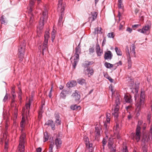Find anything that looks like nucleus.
Segmentation results:
<instances>
[{"mask_svg":"<svg viewBox=\"0 0 152 152\" xmlns=\"http://www.w3.org/2000/svg\"><path fill=\"white\" fill-rule=\"evenodd\" d=\"M26 46V42L25 41H23L21 43L18 47V55L20 61H22L24 57Z\"/></svg>","mask_w":152,"mask_h":152,"instance_id":"nucleus-1","label":"nucleus"},{"mask_svg":"<svg viewBox=\"0 0 152 152\" xmlns=\"http://www.w3.org/2000/svg\"><path fill=\"white\" fill-rule=\"evenodd\" d=\"M26 142V137L24 134H22L20 138L18 148L20 152H24L25 145Z\"/></svg>","mask_w":152,"mask_h":152,"instance_id":"nucleus-2","label":"nucleus"},{"mask_svg":"<svg viewBox=\"0 0 152 152\" xmlns=\"http://www.w3.org/2000/svg\"><path fill=\"white\" fill-rule=\"evenodd\" d=\"M42 16L40 18L39 22V25L38 27L40 29H42L43 28L44 22L48 18L47 11L45 9L42 12Z\"/></svg>","mask_w":152,"mask_h":152,"instance_id":"nucleus-3","label":"nucleus"},{"mask_svg":"<svg viewBox=\"0 0 152 152\" xmlns=\"http://www.w3.org/2000/svg\"><path fill=\"white\" fill-rule=\"evenodd\" d=\"M116 145L114 142V139L110 138L108 139V147L110 152H116Z\"/></svg>","mask_w":152,"mask_h":152,"instance_id":"nucleus-4","label":"nucleus"},{"mask_svg":"<svg viewBox=\"0 0 152 152\" xmlns=\"http://www.w3.org/2000/svg\"><path fill=\"white\" fill-rule=\"evenodd\" d=\"M151 28V26L149 25H146L143 26L142 29H140L138 30L139 32L144 34L145 35H148L150 33V31Z\"/></svg>","mask_w":152,"mask_h":152,"instance_id":"nucleus-5","label":"nucleus"},{"mask_svg":"<svg viewBox=\"0 0 152 152\" xmlns=\"http://www.w3.org/2000/svg\"><path fill=\"white\" fill-rule=\"evenodd\" d=\"M145 92L143 91H141L140 93V100L139 102H138L137 105L138 107H140L144 104V99L145 98Z\"/></svg>","mask_w":152,"mask_h":152,"instance_id":"nucleus-6","label":"nucleus"},{"mask_svg":"<svg viewBox=\"0 0 152 152\" xmlns=\"http://www.w3.org/2000/svg\"><path fill=\"white\" fill-rule=\"evenodd\" d=\"M141 128L138 125H137L136 130L135 138L137 142H138L140 139V130Z\"/></svg>","mask_w":152,"mask_h":152,"instance_id":"nucleus-7","label":"nucleus"},{"mask_svg":"<svg viewBox=\"0 0 152 152\" xmlns=\"http://www.w3.org/2000/svg\"><path fill=\"white\" fill-rule=\"evenodd\" d=\"M85 74L87 75L88 77H90L91 76L93 75L94 73V70L92 67H89L84 70Z\"/></svg>","mask_w":152,"mask_h":152,"instance_id":"nucleus-8","label":"nucleus"},{"mask_svg":"<svg viewBox=\"0 0 152 152\" xmlns=\"http://www.w3.org/2000/svg\"><path fill=\"white\" fill-rule=\"evenodd\" d=\"M149 136L146 133L143 134L142 136L141 141L144 143L145 144L148 142L149 140Z\"/></svg>","mask_w":152,"mask_h":152,"instance_id":"nucleus-9","label":"nucleus"},{"mask_svg":"<svg viewBox=\"0 0 152 152\" xmlns=\"http://www.w3.org/2000/svg\"><path fill=\"white\" fill-rule=\"evenodd\" d=\"M54 144L57 149H59L61 146L62 141L59 138H57L54 141Z\"/></svg>","mask_w":152,"mask_h":152,"instance_id":"nucleus-10","label":"nucleus"},{"mask_svg":"<svg viewBox=\"0 0 152 152\" xmlns=\"http://www.w3.org/2000/svg\"><path fill=\"white\" fill-rule=\"evenodd\" d=\"M113 57V54L110 51H108L105 52L104 55V58L105 60H110Z\"/></svg>","mask_w":152,"mask_h":152,"instance_id":"nucleus-11","label":"nucleus"},{"mask_svg":"<svg viewBox=\"0 0 152 152\" xmlns=\"http://www.w3.org/2000/svg\"><path fill=\"white\" fill-rule=\"evenodd\" d=\"M45 125L50 126L51 127L52 129L53 130H54L55 129V124L51 120H48V121L45 123Z\"/></svg>","mask_w":152,"mask_h":152,"instance_id":"nucleus-12","label":"nucleus"},{"mask_svg":"<svg viewBox=\"0 0 152 152\" xmlns=\"http://www.w3.org/2000/svg\"><path fill=\"white\" fill-rule=\"evenodd\" d=\"M97 13L96 12H91V16H90L89 21H91V22L95 20L96 18Z\"/></svg>","mask_w":152,"mask_h":152,"instance_id":"nucleus-13","label":"nucleus"},{"mask_svg":"<svg viewBox=\"0 0 152 152\" xmlns=\"http://www.w3.org/2000/svg\"><path fill=\"white\" fill-rule=\"evenodd\" d=\"M79 54L75 53L74 56V63H73V66L74 68H75V66L77 65V62L79 60Z\"/></svg>","mask_w":152,"mask_h":152,"instance_id":"nucleus-14","label":"nucleus"},{"mask_svg":"<svg viewBox=\"0 0 152 152\" xmlns=\"http://www.w3.org/2000/svg\"><path fill=\"white\" fill-rule=\"evenodd\" d=\"M96 52L98 56H101L103 53V51L101 50L100 48L99 44L96 45Z\"/></svg>","mask_w":152,"mask_h":152,"instance_id":"nucleus-15","label":"nucleus"},{"mask_svg":"<svg viewBox=\"0 0 152 152\" xmlns=\"http://www.w3.org/2000/svg\"><path fill=\"white\" fill-rule=\"evenodd\" d=\"M72 96L74 98L76 101L79 100L80 98V95L78 94L77 91H75V92L73 93Z\"/></svg>","mask_w":152,"mask_h":152,"instance_id":"nucleus-16","label":"nucleus"},{"mask_svg":"<svg viewBox=\"0 0 152 152\" xmlns=\"http://www.w3.org/2000/svg\"><path fill=\"white\" fill-rule=\"evenodd\" d=\"M55 117L56 118L55 121L57 125H60L61 124V121L60 119V115L58 113H55Z\"/></svg>","mask_w":152,"mask_h":152,"instance_id":"nucleus-17","label":"nucleus"},{"mask_svg":"<svg viewBox=\"0 0 152 152\" xmlns=\"http://www.w3.org/2000/svg\"><path fill=\"white\" fill-rule=\"evenodd\" d=\"M48 42H47V41L46 40L43 42L42 47V53L43 55H44V52H46L48 50Z\"/></svg>","mask_w":152,"mask_h":152,"instance_id":"nucleus-18","label":"nucleus"},{"mask_svg":"<svg viewBox=\"0 0 152 152\" xmlns=\"http://www.w3.org/2000/svg\"><path fill=\"white\" fill-rule=\"evenodd\" d=\"M124 99L126 103H131L132 102V97L130 95H125Z\"/></svg>","mask_w":152,"mask_h":152,"instance_id":"nucleus-19","label":"nucleus"},{"mask_svg":"<svg viewBox=\"0 0 152 152\" xmlns=\"http://www.w3.org/2000/svg\"><path fill=\"white\" fill-rule=\"evenodd\" d=\"M77 85V83L75 81L72 80L67 83L66 86L68 88H71Z\"/></svg>","mask_w":152,"mask_h":152,"instance_id":"nucleus-20","label":"nucleus"},{"mask_svg":"<svg viewBox=\"0 0 152 152\" xmlns=\"http://www.w3.org/2000/svg\"><path fill=\"white\" fill-rule=\"evenodd\" d=\"M64 9L63 8H62V10H58V11H60L61 12V16H60L58 20V24H61L63 17L64 15Z\"/></svg>","mask_w":152,"mask_h":152,"instance_id":"nucleus-21","label":"nucleus"},{"mask_svg":"<svg viewBox=\"0 0 152 152\" xmlns=\"http://www.w3.org/2000/svg\"><path fill=\"white\" fill-rule=\"evenodd\" d=\"M77 83L80 85H86V80L82 78H79L77 80Z\"/></svg>","mask_w":152,"mask_h":152,"instance_id":"nucleus-22","label":"nucleus"},{"mask_svg":"<svg viewBox=\"0 0 152 152\" xmlns=\"http://www.w3.org/2000/svg\"><path fill=\"white\" fill-rule=\"evenodd\" d=\"M63 0H59L58 4V10H62L63 8L64 9L65 4H63L62 2Z\"/></svg>","mask_w":152,"mask_h":152,"instance_id":"nucleus-23","label":"nucleus"},{"mask_svg":"<svg viewBox=\"0 0 152 152\" xmlns=\"http://www.w3.org/2000/svg\"><path fill=\"white\" fill-rule=\"evenodd\" d=\"M95 136L98 137L100 135L101 128L99 126H96L95 128Z\"/></svg>","mask_w":152,"mask_h":152,"instance_id":"nucleus-24","label":"nucleus"},{"mask_svg":"<svg viewBox=\"0 0 152 152\" xmlns=\"http://www.w3.org/2000/svg\"><path fill=\"white\" fill-rule=\"evenodd\" d=\"M68 91L65 89L62 90L60 94V97L63 99H65L66 96V95L68 93Z\"/></svg>","mask_w":152,"mask_h":152,"instance_id":"nucleus-25","label":"nucleus"},{"mask_svg":"<svg viewBox=\"0 0 152 152\" xmlns=\"http://www.w3.org/2000/svg\"><path fill=\"white\" fill-rule=\"evenodd\" d=\"M35 2V0H30L29 6L30 7V11L31 12L33 10V9L34 7Z\"/></svg>","mask_w":152,"mask_h":152,"instance_id":"nucleus-26","label":"nucleus"},{"mask_svg":"<svg viewBox=\"0 0 152 152\" xmlns=\"http://www.w3.org/2000/svg\"><path fill=\"white\" fill-rule=\"evenodd\" d=\"M102 29L101 28L97 27L95 28L94 32L96 34H101L102 33Z\"/></svg>","mask_w":152,"mask_h":152,"instance_id":"nucleus-27","label":"nucleus"},{"mask_svg":"<svg viewBox=\"0 0 152 152\" xmlns=\"http://www.w3.org/2000/svg\"><path fill=\"white\" fill-rule=\"evenodd\" d=\"M81 51L80 46L79 44L75 48V53L80 54L81 53Z\"/></svg>","mask_w":152,"mask_h":152,"instance_id":"nucleus-28","label":"nucleus"},{"mask_svg":"<svg viewBox=\"0 0 152 152\" xmlns=\"http://www.w3.org/2000/svg\"><path fill=\"white\" fill-rule=\"evenodd\" d=\"M83 140L85 142V144L86 146H87L89 142L88 137L87 136H85L83 137Z\"/></svg>","mask_w":152,"mask_h":152,"instance_id":"nucleus-29","label":"nucleus"},{"mask_svg":"<svg viewBox=\"0 0 152 152\" xmlns=\"http://www.w3.org/2000/svg\"><path fill=\"white\" fill-rule=\"evenodd\" d=\"M24 116H22V120L20 122V127L22 128H23L24 127V124L25 123V120Z\"/></svg>","mask_w":152,"mask_h":152,"instance_id":"nucleus-30","label":"nucleus"},{"mask_svg":"<svg viewBox=\"0 0 152 152\" xmlns=\"http://www.w3.org/2000/svg\"><path fill=\"white\" fill-rule=\"evenodd\" d=\"M70 108L73 110H76L78 109H80V106H77L76 104H75L71 105Z\"/></svg>","mask_w":152,"mask_h":152,"instance_id":"nucleus-31","label":"nucleus"},{"mask_svg":"<svg viewBox=\"0 0 152 152\" xmlns=\"http://www.w3.org/2000/svg\"><path fill=\"white\" fill-rule=\"evenodd\" d=\"M49 137L48 133L47 132H45L44 133L43 138L44 139V142H46L48 140Z\"/></svg>","mask_w":152,"mask_h":152,"instance_id":"nucleus-32","label":"nucleus"},{"mask_svg":"<svg viewBox=\"0 0 152 152\" xmlns=\"http://www.w3.org/2000/svg\"><path fill=\"white\" fill-rule=\"evenodd\" d=\"M115 49L118 55L120 56H122V53L120 49H119L117 47H116Z\"/></svg>","mask_w":152,"mask_h":152,"instance_id":"nucleus-33","label":"nucleus"},{"mask_svg":"<svg viewBox=\"0 0 152 152\" xmlns=\"http://www.w3.org/2000/svg\"><path fill=\"white\" fill-rule=\"evenodd\" d=\"M56 32V31L54 29H53L51 33V40L53 42L55 37Z\"/></svg>","mask_w":152,"mask_h":152,"instance_id":"nucleus-34","label":"nucleus"},{"mask_svg":"<svg viewBox=\"0 0 152 152\" xmlns=\"http://www.w3.org/2000/svg\"><path fill=\"white\" fill-rule=\"evenodd\" d=\"M49 37V32L48 31L46 32L44 36L45 39L44 41H45V40H46L47 41V42H48V39Z\"/></svg>","mask_w":152,"mask_h":152,"instance_id":"nucleus-35","label":"nucleus"},{"mask_svg":"<svg viewBox=\"0 0 152 152\" xmlns=\"http://www.w3.org/2000/svg\"><path fill=\"white\" fill-rule=\"evenodd\" d=\"M105 66L107 68H110L113 67V65L108 62H106L104 64Z\"/></svg>","mask_w":152,"mask_h":152,"instance_id":"nucleus-36","label":"nucleus"},{"mask_svg":"<svg viewBox=\"0 0 152 152\" xmlns=\"http://www.w3.org/2000/svg\"><path fill=\"white\" fill-rule=\"evenodd\" d=\"M22 116L27 115V113L28 112V111L26 110L25 107H23L22 109Z\"/></svg>","mask_w":152,"mask_h":152,"instance_id":"nucleus-37","label":"nucleus"},{"mask_svg":"<svg viewBox=\"0 0 152 152\" xmlns=\"http://www.w3.org/2000/svg\"><path fill=\"white\" fill-rule=\"evenodd\" d=\"M30 100L29 101V102L28 103H26V110L28 111V113L29 111V109L30 108Z\"/></svg>","mask_w":152,"mask_h":152,"instance_id":"nucleus-38","label":"nucleus"},{"mask_svg":"<svg viewBox=\"0 0 152 152\" xmlns=\"http://www.w3.org/2000/svg\"><path fill=\"white\" fill-rule=\"evenodd\" d=\"M118 7L119 9L122 8L123 7V4L122 0H118Z\"/></svg>","mask_w":152,"mask_h":152,"instance_id":"nucleus-39","label":"nucleus"},{"mask_svg":"<svg viewBox=\"0 0 152 152\" xmlns=\"http://www.w3.org/2000/svg\"><path fill=\"white\" fill-rule=\"evenodd\" d=\"M128 68H130L132 66V61L130 57H129L128 58Z\"/></svg>","mask_w":152,"mask_h":152,"instance_id":"nucleus-40","label":"nucleus"},{"mask_svg":"<svg viewBox=\"0 0 152 152\" xmlns=\"http://www.w3.org/2000/svg\"><path fill=\"white\" fill-rule=\"evenodd\" d=\"M135 47L134 46H133L132 47V48H130L131 53V54H132L133 55L135 56Z\"/></svg>","mask_w":152,"mask_h":152,"instance_id":"nucleus-41","label":"nucleus"},{"mask_svg":"<svg viewBox=\"0 0 152 152\" xmlns=\"http://www.w3.org/2000/svg\"><path fill=\"white\" fill-rule=\"evenodd\" d=\"M8 143L7 142L5 141V144L4 146V152H7L8 150Z\"/></svg>","mask_w":152,"mask_h":152,"instance_id":"nucleus-42","label":"nucleus"},{"mask_svg":"<svg viewBox=\"0 0 152 152\" xmlns=\"http://www.w3.org/2000/svg\"><path fill=\"white\" fill-rule=\"evenodd\" d=\"M53 144L54 143L52 142L50 144L49 148V152H53Z\"/></svg>","mask_w":152,"mask_h":152,"instance_id":"nucleus-43","label":"nucleus"},{"mask_svg":"<svg viewBox=\"0 0 152 152\" xmlns=\"http://www.w3.org/2000/svg\"><path fill=\"white\" fill-rule=\"evenodd\" d=\"M107 36L109 38H113L114 37V33L113 32L110 33H109L107 35Z\"/></svg>","mask_w":152,"mask_h":152,"instance_id":"nucleus-44","label":"nucleus"},{"mask_svg":"<svg viewBox=\"0 0 152 152\" xmlns=\"http://www.w3.org/2000/svg\"><path fill=\"white\" fill-rule=\"evenodd\" d=\"M126 54L128 57H130L129 50L128 47H126Z\"/></svg>","mask_w":152,"mask_h":152,"instance_id":"nucleus-45","label":"nucleus"},{"mask_svg":"<svg viewBox=\"0 0 152 152\" xmlns=\"http://www.w3.org/2000/svg\"><path fill=\"white\" fill-rule=\"evenodd\" d=\"M7 137V134L6 133H4V134H3V137L1 138V141L3 142L6 139Z\"/></svg>","mask_w":152,"mask_h":152,"instance_id":"nucleus-46","label":"nucleus"},{"mask_svg":"<svg viewBox=\"0 0 152 152\" xmlns=\"http://www.w3.org/2000/svg\"><path fill=\"white\" fill-rule=\"evenodd\" d=\"M4 17V15H2L1 17L0 20H1V23L2 24H5L6 23Z\"/></svg>","mask_w":152,"mask_h":152,"instance_id":"nucleus-47","label":"nucleus"},{"mask_svg":"<svg viewBox=\"0 0 152 152\" xmlns=\"http://www.w3.org/2000/svg\"><path fill=\"white\" fill-rule=\"evenodd\" d=\"M115 103L116 105H118L120 104V99L118 97L116 98V99L115 100Z\"/></svg>","mask_w":152,"mask_h":152,"instance_id":"nucleus-48","label":"nucleus"},{"mask_svg":"<svg viewBox=\"0 0 152 152\" xmlns=\"http://www.w3.org/2000/svg\"><path fill=\"white\" fill-rule=\"evenodd\" d=\"M89 53L91 54L94 52V48H91L89 49Z\"/></svg>","mask_w":152,"mask_h":152,"instance_id":"nucleus-49","label":"nucleus"},{"mask_svg":"<svg viewBox=\"0 0 152 152\" xmlns=\"http://www.w3.org/2000/svg\"><path fill=\"white\" fill-rule=\"evenodd\" d=\"M112 114L114 115V117H115L116 118H117L118 117V112L114 111V112L112 113Z\"/></svg>","mask_w":152,"mask_h":152,"instance_id":"nucleus-50","label":"nucleus"},{"mask_svg":"<svg viewBox=\"0 0 152 152\" xmlns=\"http://www.w3.org/2000/svg\"><path fill=\"white\" fill-rule=\"evenodd\" d=\"M142 152H147V149L145 145L142 147Z\"/></svg>","mask_w":152,"mask_h":152,"instance_id":"nucleus-51","label":"nucleus"},{"mask_svg":"<svg viewBox=\"0 0 152 152\" xmlns=\"http://www.w3.org/2000/svg\"><path fill=\"white\" fill-rule=\"evenodd\" d=\"M8 96L9 95L8 94L6 93L3 99V101L4 102H5L7 100V99H8Z\"/></svg>","mask_w":152,"mask_h":152,"instance_id":"nucleus-52","label":"nucleus"},{"mask_svg":"<svg viewBox=\"0 0 152 152\" xmlns=\"http://www.w3.org/2000/svg\"><path fill=\"white\" fill-rule=\"evenodd\" d=\"M125 24V22L124 21H123L121 22L119 26V29H121L123 27V25H124Z\"/></svg>","mask_w":152,"mask_h":152,"instance_id":"nucleus-53","label":"nucleus"},{"mask_svg":"<svg viewBox=\"0 0 152 152\" xmlns=\"http://www.w3.org/2000/svg\"><path fill=\"white\" fill-rule=\"evenodd\" d=\"M34 17L33 15H32L31 16H30V18L29 20V23L31 24L33 22Z\"/></svg>","mask_w":152,"mask_h":152,"instance_id":"nucleus-54","label":"nucleus"},{"mask_svg":"<svg viewBox=\"0 0 152 152\" xmlns=\"http://www.w3.org/2000/svg\"><path fill=\"white\" fill-rule=\"evenodd\" d=\"M119 107L118 105H116L115 108V109H114V111L118 112V111L119 110Z\"/></svg>","mask_w":152,"mask_h":152,"instance_id":"nucleus-55","label":"nucleus"},{"mask_svg":"<svg viewBox=\"0 0 152 152\" xmlns=\"http://www.w3.org/2000/svg\"><path fill=\"white\" fill-rule=\"evenodd\" d=\"M88 65L87 62L86 61V62L84 63L83 65V66L85 68L88 67Z\"/></svg>","mask_w":152,"mask_h":152,"instance_id":"nucleus-56","label":"nucleus"},{"mask_svg":"<svg viewBox=\"0 0 152 152\" xmlns=\"http://www.w3.org/2000/svg\"><path fill=\"white\" fill-rule=\"evenodd\" d=\"M102 142L103 144V148H104V146L106 144V140L104 139H103Z\"/></svg>","mask_w":152,"mask_h":152,"instance_id":"nucleus-57","label":"nucleus"},{"mask_svg":"<svg viewBox=\"0 0 152 152\" xmlns=\"http://www.w3.org/2000/svg\"><path fill=\"white\" fill-rule=\"evenodd\" d=\"M122 64V63L121 61H119V62L116 63L115 64V65H117V66H118L119 65H121Z\"/></svg>","mask_w":152,"mask_h":152,"instance_id":"nucleus-58","label":"nucleus"},{"mask_svg":"<svg viewBox=\"0 0 152 152\" xmlns=\"http://www.w3.org/2000/svg\"><path fill=\"white\" fill-rule=\"evenodd\" d=\"M134 83L133 82H129V86L132 87L133 86Z\"/></svg>","mask_w":152,"mask_h":152,"instance_id":"nucleus-59","label":"nucleus"},{"mask_svg":"<svg viewBox=\"0 0 152 152\" xmlns=\"http://www.w3.org/2000/svg\"><path fill=\"white\" fill-rule=\"evenodd\" d=\"M151 118V115L148 114L147 116V120L149 121V122H150V120Z\"/></svg>","mask_w":152,"mask_h":152,"instance_id":"nucleus-60","label":"nucleus"},{"mask_svg":"<svg viewBox=\"0 0 152 152\" xmlns=\"http://www.w3.org/2000/svg\"><path fill=\"white\" fill-rule=\"evenodd\" d=\"M106 42V39L105 38H104L103 39L102 45V46H103L105 44V42Z\"/></svg>","mask_w":152,"mask_h":152,"instance_id":"nucleus-61","label":"nucleus"},{"mask_svg":"<svg viewBox=\"0 0 152 152\" xmlns=\"http://www.w3.org/2000/svg\"><path fill=\"white\" fill-rule=\"evenodd\" d=\"M126 31L129 32L130 33H131L132 31V29L128 27L127 28Z\"/></svg>","mask_w":152,"mask_h":152,"instance_id":"nucleus-62","label":"nucleus"},{"mask_svg":"<svg viewBox=\"0 0 152 152\" xmlns=\"http://www.w3.org/2000/svg\"><path fill=\"white\" fill-rule=\"evenodd\" d=\"M149 133L151 134V136H152V125H151L150 127V130Z\"/></svg>","mask_w":152,"mask_h":152,"instance_id":"nucleus-63","label":"nucleus"},{"mask_svg":"<svg viewBox=\"0 0 152 152\" xmlns=\"http://www.w3.org/2000/svg\"><path fill=\"white\" fill-rule=\"evenodd\" d=\"M36 151L37 152H41L42 148L39 147L37 149Z\"/></svg>","mask_w":152,"mask_h":152,"instance_id":"nucleus-64","label":"nucleus"}]
</instances>
